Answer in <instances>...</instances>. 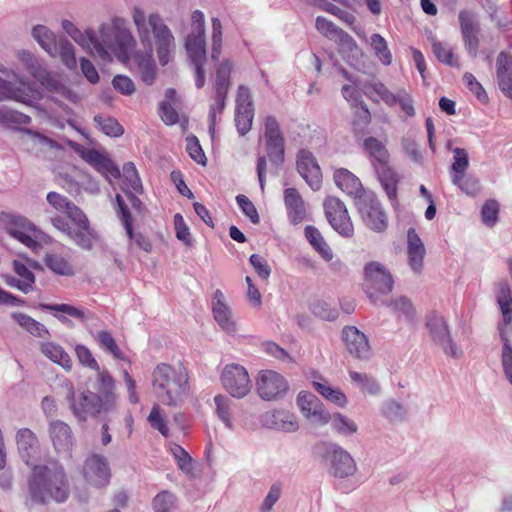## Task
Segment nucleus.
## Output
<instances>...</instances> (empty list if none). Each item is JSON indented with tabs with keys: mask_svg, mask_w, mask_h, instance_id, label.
Masks as SVG:
<instances>
[{
	"mask_svg": "<svg viewBox=\"0 0 512 512\" xmlns=\"http://www.w3.org/2000/svg\"><path fill=\"white\" fill-rule=\"evenodd\" d=\"M70 495V486L64 466L55 459L34 465L27 478L25 506H47L51 502L64 503Z\"/></svg>",
	"mask_w": 512,
	"mask_h": 512,
	"instance_id": "nucleus-1",
	"label": "nucleus"
},
{
	"mask_svg": "<svg viewBox=\"0 0 512 512\" xmlns=\"http://www.w3.org/2000/svg\"><path fill=\"white\" fill-rule=\"evenodd\" d=\"M152 387L164 405L180 406L189 393V376L185 369L158 364L151 374Z\"/></svg>",
	"mask_w": 512,
	"mask_h": 512,
	"instance_id": "nucleus-2",
	"label": "nucleus"
},
{
	"mask_svg": "<svg viewBox=\"0 0 512 512\" xmlns=\"http://www.w3.org/2000/svg\"><path fill=\"white\" fill-rule=\"evenodd\" d=\"M263 142L266 155H258L256 162V172L263 191L265 186V176L267 170V158L276 172L285 162V137L278 120L273 115H267L263 119V131L259 137Z\"/></svg>",
	"mask_w": 512,
	"mask_h": 512,
	"instance_id": "nucleus-3",
	"label": "nucleus"
},
{
	"mask_svg": "<svg viewBox=\"0 0 512 512\" xmlns=\"http://www.w3.org/2000/svg\"><path fill=\"white\" fill-rule=\"evenodd\" d=\"M133 21L137 27L141 43L145 47H151V32L155 39L157 55L161 65H166L170 55L175 48L174 37L158 14H151L146 20L144 12L135 8L133 10Z\"/></svg>",
	"mask_w": 512,
	"mask_h": 512,
	"instance_id": "nucleus-4",
	"label": "nucleus"
},
{
	"mask_svg": "<svg viewBox=\"0 0 512 512\" xmlns=\"http://www.w3.org/2000/svg\"><path fill=\"white\" fill-rule=\"evenodd\" d=\"M365 292L374 305L384 304L383 296L392 292L394 280L389 270L379 262L372 261L364 267Z\"/></svg>",
	"mask_w": 512,
	"mask_h": 512,
	"instance_id": "nucleus-5",
	"label": "nucleus"
},
{
	"mask_svg": "<svg viewBox=\"0 0 512 512\" xmlns=\"http://www.w3.org/2000/svg\"><path fill=\"white\" fill-rule=\"evenodd\" d=\"M67 399L73 415L80 422H86L88 417L96 418L101 414L113 411L97 395L89 390L80 393L76 398L73 386L69 387Z\"/></svg>",
	"mask_w": 512,
	"mask_h": 512,
	"instance_id": "nucleus-6",
	"label": "nucleus"
},
{
	"mask_svg": "<svg viewBox=\"0 0 512 512\" xmlns=\"http://www.w3.org/2000/svg\"><path fill=\"white\" fill-rule=\"evenodd\" d=\"M220 382L223 389L235 399L245 398L253 386L247 369L237 363H230L223 367Z\"/></svg>",
	"mask_w": 512,
	"mask_h": 512,
	"instance_id": "nucleus-7",
	"label": "nucleus"
},
{
	"mask_svg": "<svg viewBox=\"0 0 512 512\" xmlns=\"http://www.w3.org/2000/svg\"><path fill=\"white\" fill-rule=\"evenodd\" d=\"M69 147L77 153L86 163L91 165L98 173H100L108 182H112V178L119 179L121 171L118 165L108 157L96 149H89L74 141L68 142Z\"/></svg>",
	"mask_w": 512,
	"mask_h": 512,
	"instance_id": "nucleus-8",
	"label": "nucleus"
},
{
	"mask_svg": "<svg viewBox=\"0 0 512 512\" xmlns=\"http://www.w3.org/2000/svg\"><path fill=\"white\" fill-rule=\"evenodd\" d=\"M426 328L431 340L442 349L445 355L455 359L460 358L462 351L453 341L448 323L442 315L435 312L428 314Z\"/></svg>",
	"mask_w": 512,
	"mask_h": 512,
	"instance_id": "nucleus-9",
	"label": "nucleus"
},
{
	"mask_svg": "<svg viewBox=\"0 0 512 512\" xmlns=\"http://www.w3.org/2000/svg\"><path fill=\"white\" fill-rule=\"evenodd\" d=\"M364 224L375 232H383L388 226L387 216L376 194L369 191L355 203Z\"/></svg>",
	"mask_w": 512,
	"mask_h": 512,
	"instance_id": "nucleus-10",
	"label": "nucleus"
},
{
	"mask_svg": "<svg viewBox=\"0 0 512 512\" xmlns=\"http://www.w3.org/2000/svg\"><path fill=\"white\" fill-rule=\"evenodd\" d=\"M258 396L265 401H274L282 398L288 391L287 380L280 373L273 370H261L255 380Z\"/></svg>",
	"mask_w": 512,
	"mask_h": 512,
	"instance_id": "nucleus-11",
	"label": "nucleus"
},
{
	"mask_svg": "<svg viewBox=\"0 0 512 512\" xmlns=\"http://www.w3.org/2000/svg\"><path fill=\"white\" fill-rule=\"evenodd\" d=\"M323 206L325 216L332 228L343 237H352L354 227L345 204L337 197L328 196Z\"/></svg>",
	"mask_w": 512,
	"mask_h": 512,
	"instance_id": "nucleus-12",
	"label": "nucleus"
},
{
	"mask_svg": "<svg viewBox=\"0 0 512 512\" xmlns=\"http://www.w3.org/2000/svg\"><path fill=\"white\" fill-rule=\"evenodd\" d=\"M325 458L330 464L331 474L336 478H349L357 471L354 458L338 444L329 443L326 445Z\"/></svg>",
	"mask_w": 512,
	"mask_h": 512,
	"instance_id": "nucleus-13",
	"label": "nucleus"
},
{
	"mask_svg": "<svg viewBox=\"0 0 512 512\" xmlns=\"http://www.w3.org/2000/svg\"><path fill=\"white\" fill-rule=\"evenodd\" d=\"M185 47L194 67L196 79L195 85L201 89L205 84L204 64L206 62V38L205 33L191 32L186 39Z\"/></svg>",
	"mask_w": 512,
	"mask_h": 512,
	"instance_id": "nucleus-14",
	"label": "nucleus"
},
{
	"mask_svg": "<svg viewBox=\"0 0 512 512\" xmlns=\"http://www.w3.org/2000/svg\"><path fill=\"white\" fill-rule=\"evenodd\" d=\"M85 481L96 488L106 487L111 479V469L107 458L93 453L89 455L82 468Z\"/></svg>",
	"mask_w": 512,
	"mask_h": 512,
	"instance_id": "nucleus-15",
	"label": "nucleus"
},
{
	"mask_svg": "<svg viewBox=\"0 0 512 512\" xmlns=\"http://www.w3.org/2000/svg\"><path fill=\"white\" fill-rule=\"evenodd\" d=\"M72 222L68 237L80 248L91 250L99 240L97 231L92 227L88 217L80 210L70 218Z\"/></svg>",
	"mask_w": 512,
	"mask_h": 512,
	"instance_id": "nucleus-16",
	"label": "nucleus"
},
{
	"mask_svg": "<svg viewBox=\"0 0 512 512\" xmlns=\"http://www.w3.org/2000/svg\"><path fill=\"white\" fill-rule=\"evenodd\" d=\"M0 97L11 99L26 105H32L42 99L41 92L29 82L17 79L15 81H3Z\"/></svg>",
	"mask_w": 512,
	"mask_h": 512,
	"instance_id": "nucleus-17",
	"label": "nucleus"
},
{
	"mask_svg": "<svg viewBox=\"0 0 512 512\" xmlns=\"http://www.w3.org/2000/svg\"><path fill=\"white\" fill-rule=\"evenodd\" d=\"M460 31L467 52L476 57L480 44V21L478 15L470 10H461L458 15Z\"/></svg>",
	"mask_w": 512,
	"mask_h": 512,
	"instance_id": "nucleus-18",
	"label": "nucleus"
},
{
	"mask_svg": "<svg viewBox=\"0 0 512 512\" xmlns=\"http://www.w3.org/2000/svg\"><path fill=\"white\" fill-rule=\"evenodd\" d=\"M15 441L18 454L26 466L32 468L40 459L41 445L36 434L29 428L16 432Z\"/></svg>",
	"mask_w": 512,
	"mask_h": 512,
	"instance_id": "nucleus-19",
	"label": "nucleus"
},
{
	"mask_svg": "<svg viewBox=\"0 0 512 512\" xmlns=\"http://www.w3.org/2000/svg\"><path fill=\"white\" fill-rule=\"evenodd\" d=\"M369 86L387 106L394 107L399 105L406 117L415 116L413 99L406 90L400 89L397 93H393L380 81H373Z\"/></svg>",
	"mask_w": 512,
	"mask_h": 512,
	"instance_id": "nucleus-20",
	"label": "nucleus"
},
{
	"mask_svg": "<svg viewBox=\"0 0 512 512\" xmlns=\"http://www.w3.org/2000/svg\"><path fill=\"white\" fill-rule=\"evenodd\" d=\"M296 167L300 176L313 191H318L322 185V172L314 155L301 149L296 156Z\"/></svg>",
	"mask_w": 512,
	"mask_h": 512,
	"instance_id": "nucleus-21",
	"label": "nucleus"
},
{
	"mask_svg": "<svg viewBox=\"0 0 512 512\" xmlns=\"http://www.w3.org/2000/svg\"><path fill=\"white\" fill-rule=\"evenodd\" d=\"M116 203L118 205V216L129 238V247L132 248L135 246L146 253H151L153 250L151 240L141 232L134 231L130 212L120 194L116 195Z\"/></svg>",
	"mask_w": 512,
	"mask_h": 512,
	"instance_id": "nucleus-22",
	"label": "nucleus"
},
{
	"mask_svg": "<svg viewBox=\"0 0 512 512\" xmlns=\"http://www.w3.org/2000/svg\"><path fill=\"white\" fill-rule=\"evenodd\" d=\"M297 405L307 420L313 424L325 425L330 421V414L324 409L323 403L312 393L300 392Z\"/></svg>",
	"mask_w": 512,
	"mask_h": 512,
	"instance_id": "nucleus-23",
	"label": "nucleus"
},
{
	"mask_svg": "<svg viewBox=\"0 0 512 512\" xmlns=\"http://www.w3.org/2000/svg\"><path fill=\"white\" fill-rule=\"evenodd\" d=\"M342 340L347 351L357 359H368L371 348L366 335L354 326H346L342 330Z\"/></svg>",
	"mask_w": 512,
	"mask_h": 512,
	"instance_id": "nucleus-24",
	"label": "nucleus"
},
{
	"mask_svg": "<svg viewBox=\"0 0 512 512\" xmlns=\"http://www.w3.org/2000/svg\"><path fill=\"white\" fill-rule=\"evenodd\" d=\"M212 314L219 327L228 334L236 332V322L232 311L226 303L225 296L220 289L215 290L212 298Z\"/></svg>",
	"mask_w": 512,
	"mask_h": 512,
	"instance_id": "nucleus-25",
	"label": "nucleus"
},
{
	"mask_svg": "<svg viewBox=\"0 0 512 512\" xmlns=\"http://www.w3.org/2000/svg\"><path fill=\"white\" fill-rule=\"evenodd\" d=\"M48 433L57 452H69L74 445V436L70 426L61 420H50Z\"/></svg>",
	"mask_w": 512,
	"mask_h": 512,
	"instance_id": "nucleus-26",
	"label": "nucleus"
},
{
	"mask_svg": "<svg viewBox=\"0 0 512 512\" xmlns=\"http://www.w3.org/2000/svg\"><path fill=\"white\" fill-rule=\"evenodd\" d=\"M333 178L336 186L352 197L354 203L369 192L364 189L360 179L345 168L336 169Z\"/></svg>",
	"mask_w": 512,
	"mask_h": 512,
	"instance_id": "nucleus-27",
	"label": "nucleus"
},
{
	"mask_svg": "<svg viewBox=\"0 0 512 512\" xmlns=\"http://www.w3.org/2000/svg\"><path fill=\"white\" fill-rule=\"evenodd\" d=\"M95 389L97 395L107 406L114 410L117 406L118 396L115 393V380L106 369L96 371Z\"/></svg>",
	"mask_w": 512,
	"mask_h": 512,
	"instance_id": "nucleus-28",
	"label": "nucleus"
},
{
	"mask_svg": "<svg viewBox=\"0 0 512 512\" xmlns=\"http://www.w3.org/2000/svg\"><path fill=\"white\" fill-rule=\"evenodd\" d=\"M374 174L392 203H397L398 184L401 177L391 163L376 167Z\"/></svg>",
	"mask_w": 512,
	"mask_h": 512,
	"instance_id": "nucleus-29",
	"label": "nucleus"
},
{
	"mask_svg": "<svg viewBox=\"0 0 512 512\" xmlns=\"http://www.w3.org/2000/svg\"><path fill=\"white\" fill-rule=\"evenodd\" d=\"M426 250L414 228H409L407 232V257L408 264L412 271L420 274L424 266Z\"/></svg>",
	"mask_w": 512,
	"mask_h": 512,
	"instance_id": "nucleus-30",
	"label": "nucleus"
},
{
	"mask_svg": "<svg viewBox=\"0 0 512 512\" xmlns=\"http://www.w3.org/2000/svg\"><path fill=\"white\" fill-rule=\"evenodd\" d=\"M496 77L500 90L512 99V56L504 51L496 59Z\"/></svg>",
	"mask_w": 512,
	"mask_h": 512,
	"instance_id": "nucleus-31",
	"label": "nucleus"
},
{
	"mask_svg": "<svg viewBox=\"0 0 512 512\" xmlns=\"http://www.w3.org/2000/svg\"><path fill=\"white\" fill-rule=\"evenodd\" d=\"M284 203L292 224L297 225L306 219L307 211L304 200L295 188L284 190Z\"/></svg>",
	"mask_w": 512,
	"mask_h": 512,
	"instance_id": "nucleus-32",
	"label": "nucleus"
},
{
	"mask_svg": "<svg viewBox=\"0 0 512 512\" xmlns=\"http://www.w3.org/2000/svg\"><path fill=\"white\" fill-rule=\"evenodd\" d=\"M38 308L44 311H50L53 313L54 317L57 318L61 323L68 324L70 320L67 316L75 318L80 322H85L87 320V311L84 308L76 307L71 304L61 303V304H46L40 303Z\"/></svg>",
	"mask_w": 512,
	"mask_h": 512,
	"instance_id": "nucleus-33",
	"label": "nucleus"
},
{
	"mask_svg": "<svg viewBox=\"0 0 512 512\" xmlns=\"http://www.w3.org/2000/svg\"><path fill=\"white\" fill-rule=\"evenodd\" d=\"M363 149L373 169L391 163V156L385 143L378 138L372 136L365 138Z\"/></svg>",
	"mask_w": 512,
	"mask_h": 512,
	"instance_id": "nucleus-34",
	"label": "nucleus"
},
{
	"mask_svg": "<svg viewBox=\"0 0 512 512\" xmlns=\"http://www.w3.org/2000/svg\"><path fill=\"white\" fill-rule=\"evenodd\" d=\"M146 48L147 51L145 53H135L134 61L136 64L137 73L142 82L148 86H151L156 80L157 69L152 56L153 45L151 44V47Z\"/></svg>",
	"mask_w": 512,
	"mask_h": 512,
	"instance_id": "nucleus-35",
	"label": "nucleus"
},
{
	"mask_svg": "<svg viewBox=\"0 0 512 512\" xmlns=\"http://www.w3.org/2000/svg\"><path fill=\"white\" fill-rule=\"evenodd\" d=\"M34 78L49 91L60 93L62 96L73 100L76 97L69 89H67L60 81L58 75L48 72L45 68L35 74Z\"/></svg>",
	"mask_w": 512,
	"mask_h": 512,
	"instance_id": "nucleus-36",
	"label": "nucleus"
},
{
	"mask_svg": "<svg viewBox=\"0 0 512 512\" xmlns=\"http://www.w3.org/2000/svg\"><path fill=\"white\" fill-rule=\"evenodd\" d=\"M496 302L505 325L510 324L512 322V295L510 286L506 281L500 282L497 286Z\"/></svg>",
	"mask_w": 512,
	"mask_h": 512,
	"instance_id": "nucleus-37",
	"label": "nucleus"
},
{
	"mask_svg": "<svg viewBox=\"0 0 512 512\" xmlns=\"http://www.w3.org/2000/svg\"><path fill=\"white\" fill-rule=\"evenodd\" d=\"M11 317L18 325L31 335L38 338H47L49 336L48 329L42 323L36 321L29 315L22 312H13Z\"/></svg>",
	"mask_w": 512,
	"mask_h": 512,
	"instance_id": "nucleus-38",
	"label": "nucleus"
},
{
	"mask_svg": "<svg viewBox=\"0 0 512 512\" xmlns=\"http://www.w3.org/2000/svg\"><path fill=\"white\" fill-rule=\"evenodd\" d=\"M0 221L5 225L8 233L14 237L23 230H36L35 226L24 216L11 212H2Z\"/></svg>",
	"mask_w": 512,
	"mask_h": 512,
	"instance_id": "nucleus-39",
	"label": "nucleus"
},
{
	"mask_svg": "<svg viewBox=\"0 0 512 512\" xmlns=\"http://www.w3.org/2000/svg\"><path fill=\"white\" fill-rule=\"evenodd\" d=\"M313 387L326 400L339 406L345 407L348 400L343 391L338 387H332L327 381H313Z\"/></svg>",
	"mask_w": 512,
	"mask_h": 512,
	"instance_id": "nucleus-40",
	"label": "nucleus"
},
{
	"mask_svg": "<svg viewBox=\"0 0 512 512\" xmlns=\"http://www.w3.org/2000/svg\"><path fill=\"white\" fill-rule=\"evenodd\" d=\"M372 82L361 84L360 81H353V84L343 85L341 92L343 98L350 103L351 106H355L363 103L361 91L369 98H371L369 86Z\"/></svg>",
	"mask_w": 512,
	"mask_h": 512,
	"instance_id": "nucleus-41",
	"label": "nucleus"
},
{
	"mask_svg": "<svg viewBox=\"0 0 512 512\" xmlns=\"http://www.w3.org/2000/svg\"><path fill=\"white\" fill-rule=\"evenodd\" d=\"M32 35L39 45L52 57L57 54V39L54 33L44 25L32 29Z\"/></svg>",
	"mask_w": 512,
	"mask_h": 512,
	"instance_id": "nucleus-42",
	"label": "nucleus"
},
{
	"mask_svg": "<svg viewBox=\"0 0 512 512\" xmlns=\"http://www.w3.org/2000/svg\"><path fill=\"white\" fill-rule=\"evenodd\" d=\"M41 352L51 361L61 365L66 370L72 368V360L69 354L60 345L52 342L42 343Z\"/></svg>",
	"mask_w": 512,
	"mask_h": 512,
	"instance_id": "nucleus-43",
	"label": "nucleus"
},
{
	"mask_svg": "<svg viewBox=\"0 0 512 512\" xmlns=\"http://www.w3.org/2000/svg\"><path fill=\"white\" fill-rule=\"evenodd\" d=\"M143 185L138 171L133 162H127L123 165V191H134L135 193H143Z\"/></svg>",
	"mask_w": 512,
	"mask_h": 512,
	"instance_id": "nucleus-44",
	"label": "nucleus"
},
{
	"mask_svg": "<svg viewBox=\"0 0 512 512\" xmlns=\"http://www.w3.org/2000/svg\"><path fill=\"white\" fill-rule=\"evenodd\" d=\"M95 341L105 350L113 355L114 358L128 361L130 360L125 356L120 347L117 345L112 334L107 330H102L97 333H92Z\"/></svg>",
	"mask_w": 512,
	"mask_h": 512,
	"instance_id": "nucleus-45",
	"label": "nucleus"
},
{
	"mask_svg": "<svg viewBox=\"0 0 512 512\" xmlns=\"http://www.w3.org/2000/svg\"><path fill=\"white\" fill-rule=\"evenodd\" d=\"M46 200L56 211L65 212L69 219L81 210L67 197L57 192H49L46 196Z\"/></svg>",
	"mask_w": 512,
	"mask_h": 512,
	"instance_id": "nucleus-46",
	"label": "nucleus"
},
{
	"mask_svg": "<svg viewBox=\"0 0 512 512\" xmlns=\"http://www.w3.org/2000/svg\"><path fill=\"white\" fill-rule=\"evenodd\" d=\"M215 413L227 428L233 427L232 406L233 401L224 394L214 397Z\"/></svg>",
	"mask_w": 512,
	"mask_h": 512,
	"instance_id": "nucleus-47",
	"label": "nucleus"
},
{
	"mask_svg": "<svg viewBox=\"0 0 512 512\" xmlns=\"http://www.w3.org/2000/svg\"><path fill=\"white\" fill-rule=\"evenodd\" d=\"M94 122L106 136L116 138L124 134L123 126L112 116L98 114L94 116Z\"/></svg>",
	"mask_w": 512,
	"mask_h": 512,
	"instance_id": "nucleus-48",
	"label": "nucleus"
},
{
	"mask_svg": "<svg viewBox=\"0 0 512 512\" xmlns=\"http://www.w3.org/2000/svg\"><path fill=\"white\" fill-rule=\"evenodd\" d=\"M316 29L328 36V35H338L341 42L346 44L349 47H356V43L354 39L346 32H344L341 29H338L332 22L328 21L324 17H317L316 18Z\"/></svg>",
	"mask_w": 512,
	"mask_h": 512,
	"instance_id": "nucleus-49",
	"label": "nucleus"
},
{
	"mask_svg": "<svg viewBox=\"0 0 512 512\" xmlns=\"http://www.w3.org/2000/svg\"><path fill=\"white\" fill-rule=\"evenodd\" d=\"M451 178L452 183L468 196H476L481 190L479 179L472 174L465 172Z\"/></svg>",
	"mask_w": 512,
	"mask_h": 512,
	"instance_id": "nucleus-50",
	"label": "nucleus"
},
{
	"mask_svg": "<svg viewBox=\"0 0 512 512\" xmlns=\"http://www.w3.org/2000/svg\"><path fill=\"white\" fill-rule=\"evenodd\" d=\"M73 39L85 49L91 50L93 48L103 59L109 56L104 45L100 43L96 38L95 32L93 30H86L85 33L80 31L79 34Z\"/></svg>",
	"mask_w": 512,
	"mask_h": 512,
	"instance_id": "nucleus-51",
	"label": "nucleus"
},
{
	"mask_svg": "<svg viewBox=\"0 0 512 512\" xmlns=\"http://www.w3.org/2000/svg\"><path fill=\"white\" fill-rule=\"evenodd\" d=\"M354 109V118L352 122L353 131L356 134H363L371 123V113L365 102L351 106Z\"/></svg>",
	"mask_w": 512,
	"mask_h": 512,
	"instance_id": "nucleus-52",
	"label": "nucleus"
},
{
	"mask_svg": "<svg viewBox=\"0 0 512 512\" xmlns=\"http://www.w3.org/2000/svg\"><path fill=\"white\" fill-rule=\"evenodd\" d=\"M329 422H331L333 430L343 436H351L358 430L357 424L341 413L330 415Z\"/></svg>",
	"mask_w": 512,
	"mask_h": 512,
	"instance_id": "nucleus-53",
	"label": "nucleus"
},
{
	"mask_svg": "<svg viewBox=\"0 0 512 512\" xmlns=\"http://www.w3.org/2000/svg\"><path fill=\"white\" fill-rule=\"evenodd\" d=\"M432 51L435 55V57L443 64H446L451 67H460L459 61L454 55L453 49L440 42V41H433L432 42Z\"/></svg>",
	"mask_w": 512,
	"mask_h": 512,
	"instance_id": "nucleus-54",
	"label": "nucleus"
},
{
	"mask_svg": "<svg viewBox=\"0 0 512 512\" xmlns=\"http://www.w3.org/2000/svg\"><path fill=\"white\" fill-rule=\"evenodd\" d=\"M155 512H174L177 508V498L170 491L159 492L152 501Z\"/></svg>",
	"mask_w": 512,
	"mask_h": 512,
	"instance_id": "nucleus-55",
	"label": "nucleus"
},
{
	"mask_svg": "<svg viewBox=\"0 0 512 512\" xmlns=\"http://www.w3.org/2000/svg\"><path fill=\"white\" fill-rule=\"evenodd\" d=\"M45 264L55 274L62 276H72L74 274L73 267L61 255L48 254L45 257Z\"/></svg>",
	"mask_w": 512,
	"mask_h": 512,
	"instance_id": "nucleus-56",
	"label": "nucleus"
},
{
	"mask_svg": "<svg viewBox=\"0 0 512 512\" xmlns=\"http://www.w3.org/2000/svg\"><path fill=\"white\" fill-rule=\"evenodd\" d=\"M59 55L63 61V63L69 69H76L77 60L75 56V51L71 42H69L65 38H60L57 41V54Z\"/></svg>",
	"mask_w": 512,
	"mask_h": 512,
	"instance_id": "nucleus-57",
	"label": "nucleus"
},
{
	"mask_svg": "<svg viewBox=\"0 0 512 512\" xmlns=\"http://www.w3.org/2000/svg\"><path fill=\"white\" fill-rule=\"evenodd\" d=\"M232 63L230 60L225 59L219 63L216 68V78L214 89L229 90L230 89V75L232 71Z\"/></svg>",
	"mask_w": 512,
	"mask_h": 512,
	"instance_id": "nucleus-58",
	"label": "nucleus"
},
{
	"mask_svg": "<svg viewBox=\"0 0 512 512\" xmlns=\"http://www.w3.org/2000/svg\"><path fill=\"white\" fill-rule=\"evenodd\" d=\"M253 116V109H235V124L241 136H244L251 130Z\"/></svg>",
	"mask_w": 512,
	"mask_h": 512,
	"instance_id": "nucleus-59",
	"label": "nucleus"
},
{
	"mask_svg": "<svg viewBox=\"0 0 512 512\" xmlns=\"http://www.w3.org/2000/svg\"><path fill=\"white\" fill-rule=\"evenodd\" d=\"M371 45L379 60L384 65H390L392 61V55L388 49L385 39L380 34H373L371 36Z\"/></svg>",
	"mask_w": 512,
	"mask_h": 512,
	"instance_id": "nucleus-60",
	"label": "nucleus"
},
{
	"mask_svg": "<svg viewBox=\"0 0 512 512\" xmlns=\"http://www.w3.org/2000/svg\"><path fill=\"white\" fill-rule=\"evenodd\" d=\"M469 166V157L465 149L456 147L453 149V163L451 165L452 176L465 173Z\"/></svg>",
	"mask_w": 512,
	"mask_h": 512,
	"instance_id": "nucleus-61",
	"label": "nucleus"
},
{
	"mask_svg": "<svg viewBox=\"0 0 512 512\" xmlns=\"http://www.w3.org/2000/svg\"><path fill=\"white\" fill-rule=\"evenodd\" d=\"M349 375L352 381L360 385L361 388L366 392L370 394H376L380 391L378 382L374 378L369 377L367 374L350 371Z\"/></svg>",
	"mask_w": 512,
	"mask_h": 512,
	"instance_id": "nucleus-62",
	"label": "nucleus"
},
{
	"mask_svg": "<svg viewBox=\"0 0 512 512\" xmlns=\"http://www.w3.org/2000/svg\"><path fill=\"white\" fill-rule=\"evenodd\" d=\"M14 272L19 276V279L27 290L30 292L33 290L36 278L33 272L20 260H14L12 263Z\"/></svg>",
	"mask_w": 512,
	"mask_h": 512,
	"instance_id": "nucleus-63",
	"label": "nucleus"
},
{
	"mask_svg": "<svg viewBox=\"0 0 512 512\" xmlns=\"http://www.w3.org/2000/svg\"><path fill=\"white\" fill-rule=\"evenodd\" d=\"M501 364L506 379L512 385V345L507 339L502 346Z\"/></svg>",
	"mask_w": 512,
	"mask_h": 512,
	"instance_id": "nucleus-64",
	"label": "nucleus"
}]
</instances>
